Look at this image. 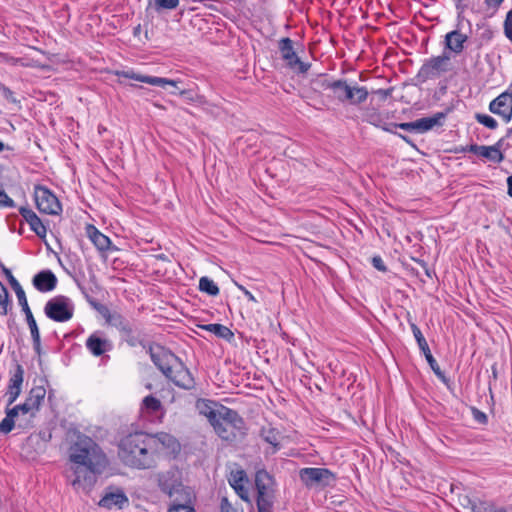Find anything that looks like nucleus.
<instances>
[{
  "label": "nucleus",
  "instance_id": "1",
  "mask_svg": "<svg viewBox=\"0 0 512 512\" xmlns=\"http://www.w3.org/2000/svg\"><path fill=\"white\" fill-rule=\"evenodd\" d=\"M69 472L71 485L76 491L88 493L97 477L108 466V459L101 447L88 436H79L69 447Z\"/></svg>",
  "mask_w": 512,
  "mask_h": 512
},
{
  "label": "nucleus",
  "instance_id": "2",
  "mask_svg": "<svg viewBox=\"0 0 512 512\" xmlns=\"http://www.w3.org/2000/svg\"><path fill=\"white\" fill-rule=\"evenodd\" d=\"M153 443L149 434L137 431L123 437L118 444V456L129 467L151 469L154 467Z\"/></svg>",
  "mask_w": 512,
  "mask_h": 512
},
{
  "label": "nucleus",
  "instance_id": "3",
  "mask_svg": "<svg viewBox=\"0 0 512 512\" xmlns=\"http://www.w3.org/2000/svg\"><path fill=\"white\" fill-rule=\"evenodd\" d=\"M151 359L155 366L176 386L191 390L195 386L194 378L184 363L172 352L159 348L151 351Z\"/></svg>",
  "mask_w": 512,
  "mask_h": 512
},
{
  "label": "nucleus",
  "instance_id": "4",
  "mask_svg": "<svg viewBox=\"0 0 512 512\" xmlns=\"http://www.w3.org/2000/svg\"><path fill=\"white\" fill-rule=\"evenodd\" d=\"M222 414L211 425L216 434L226 441H234L244 428L242 417L233 409L222 407Z\"/></svg>",
  "mask_w": 512,
  "mask_h": 512
},
{
  "label": "nucleus",
  "instance_id": "5",
  "mask_svg": "<svg viewBox=\"0 0 512 512\" xmlns=\"http://www.w3.org/2000/svg\"><path fill=\"white\" fill-rule=\"evenodd\" d=\"M160 490L167 494L171 500L190 501L191 491L182 483L181 473L177 469H170L158 474Z\"/></svg>",
  "mask_w": 512,
  "mask_h": 512
},
{
  "label": "nucleus",
  "instance_id": "6",
  "mask_svg": "<svg viewBox=\"0 0 512 512\" xmlns=\"http://www.w3.org/2000/svg\"><path fill=\"white\" fill-rule=\"evenodd\" d=\"M255 486L258 512H274L275 482L273 477L266 470H258L255 475Z\"/></svg>",
  "mask_w": 512,
  "mask_h": 512
},
{
  "label": "nucleus",
  "instance_id": "7",
  "mask_svg": "<svg viewBox=\"0 0 512 512\" xmlns=\"http://www.w3.org/2000/svg\"><path fill=\"white\" fill-rule=\"evenodd\" d=\"M106 322L115 327L120 333L122 338L132 347L136 346L140 342L141 333L138 326L118 312H109L106 309V313L103 314Z\"/></svg>",
  "mask_w": 512,
  "mask_h": 512
},
{
  "label": "nucleus",
  "instance_id": "8",
  "mask_svg": "<svg viewBox=\"0 0 512 512\" xmlns=\"http://www.w3.org/2000/svg\"><path fill=\"white\" fill-rule=\"evenodd\" d=\"M44 313L53 321L66 322L73 317L74 307L68 297L60 295L47 301Z\"/></svg>",
  "mask_w": 512,
  "mask_h": 512
},
{
  "label": "nucleus",
  "instance_id": "9",
  "mask_svg": "<svg viewBox=\"0 0 512 512\" xmlns=\"http://www.w3.org/2000/svg\"><path fill=\"white\" fill-rule=\"evenodd\" d=\"M450 56L444 51L442 55L432 57L424 62L418 71L417 78L421 82L435 79L450 70Z\"/></svg>",
  "mask_w": 512,
  "mask_h": 512
},
{
  "label": "nucleus",
  "instance_id": "10",
  "mask_svg": "<svg viewBox=\"0 0 512 512\" xmlns=\"http://www.w3.org/2000/svg\"><path fill=\"white\" fill-rule=\"evenodd\" d=\"M149 439L153 443V449L151 450L153 452L154 467L161 455L175 454L180 450V443L171 434L165 432L149 434Z\"/></svg>",
  "mask_w": 512,
  "mask_h": 512
},
{
  "label": "nucleus",
  "instance_id": "11",
  "mask_svg": "<svg viewBox=\"0 0 512 512\" xmlns=\"http://www.w3.org/2000/svg\"><path fill=\"white\" fill-rule=\"evenodd\" d=\"M278 49L281 54V58L285 61L286 65L300 74H305L311 67L310 63H306L300 60L294 49L293 41L288 38H282L278 42Z\"/></svg>",
  "mask_w": 512,
  "mask_h": 512
},
{
  "label": "nucleus",
  "instance_id": "12",
  "mask_svg": "<svg viewBox=\"0 0 512 512\" xmlns=\"http://www.w3.org/2000/svg\"><path fill=\"white\" fill-rule=\"evenodd\" d=\"M299 477L306 487H325L334 481V474L327 468L307 467L299 471Z\"/></svg>",
  "mask_w": 512,
  "mask_h": 512
},
{
  "label": "nucleus",
  "instance_id": "13",
  "mask_svg": "<svg viewBox=\"0 0 512 512\" xmlns=\"http://www.w3.org/2000/svg\"><path fill=\"white\" fill-rule=\"evenodd\" d=\"M34 199L36 207L41 213L58 215L62 211L58 198L44 186L35 187Z\"/></svg>",
  "mask_w": 512,
  "mask_h": 512
},
{
  "label": "nucleus",
  "instance_id": "14",
  "mask_svg": "<svg viewBox=\"0 0 512 512\" xmlns=\"http://www.w3.org/2000/svg\"><path fill=\"white\" fill-rule=\"evenodd\" d=\"M446 115L447 114L444 112H437L430 117H423L412 122L394 124V126L408 132L425 133L436 126H442Z\"/></svg>",
  "mask_w": 512,
  "mask_h": 512
},
{
  "label": "nucleus",
  "instance_id": "15",
  "mask_svg": "<svg viewBox=\"0 0 512 512\" xmlns=\"http://www.w3.org/2000/svg\"><path fill=\"white\" fill-rule=\"evenodd\" d=\"M410 327H411L413 335H414V337L416 339L418 347L421 350V352L424 354V356H425V358H426L430 368L433 370V372L435 373V375L439 379H441L443 382H446L447 379L445 377V374L440 369L437 361L435 360V358L431 354V351H430V348L428 346V343H427L426 339L424 338L420 328L415 323H413V322H410Z\"/></svg>",
  "mask_w": 512,
  "mask_h": 512
},
{
  "label": "nucleus",
  "instance_id": "16",
  "mask_svg": "<svg viewBox=\"0 0 512 512\" xmlns=\"http://www.w3.org/2000/svg\"><path fill=\"white\" fill-rule=\"evenodd\" d=\"M129 503V499L123 489L118 487H107L98 505L102 508L112 510H121Z\"/></svg>",
  "mask_w": 512,
  "mask_h": 512
},
{
  "label": "nucleus",
  "instance_id": "17",
  "mask_svg": "<svg viewBox=\"0 0 512 512\" xmlns=\"http://www.w3.org/2000/svg\"><path fill=\"white\" fill-rule=\"evenodd\" d=\"M501 141L492 146L471 144L462 149L463 152H471L475 155L481 156L490 160L493 163H501L504 160V155L500 150Z\"/></svg>",
  "mask_w": 512,
  "mask_h": 512
},
{
  "label": "nucleus",
  "instance_id": "18",
  "mask_svg": "<svg viewBox=\"0 0 512 512\" xmlns=\"http://www.w3.org/2000/svg\"><path fill=\"white\" fill-rule=\"evenodd\" d=\"M489 109L501 116L505 122H509L512 118V94L503 92L490 103Z\"/></svg>",
  "mask_w": 512,
  "mask_h": 512
},
{
  "label": "nucleus",
  "instance_id": "19",
  "mask_svg": "<svg viewBox=\"0 0 512 512\" xmlns=\"http://www.w3.org/2000/svg\"><path fill=\"white\" fill-rule=\"evenodd\" d=\"M468 41V35L462 33L459 29L448 32L444 37L445 49L454 54H460L465 48V43Z\"/></svg>",
  "mask_w": 512,
  "mask_h": 512
},
{
  "label": "nucleus",
  "instance_id": "20",
  "mask_svg": "<svg viewBox=\"0 0 512 512\" xmlns=\"http://www.w3.org/2000/svg\"><path fill=\"white\" fill-rule=\"evenodd\" d=\"M57 277L51 270H42L34 275L33 286L40 292H50L56 288Z\"/></svg>",
  "mask_w": 512,
  "mask_h": 512
},
{
  "label": "nucleus",
  "instance_id": "21",
  "mask_svg": "<svg viewBox=\"0 0 512 512\" xmlns=\"http://www.w3.org/2000/svg\"><path fill=\"white\" fill-rule=\"evenodd\" d=\"M222 407L224 406L218 405L216 402L207 399H200L196 403L197 410L201 415L208 419L210 424L216 421V419H219L222 414Z\"/></svg>",
  "mask_w": 512,
  "mask_h": 512
},
{
  "label": "nucleus",
  "instance_id": "22",
  "mask_svg": "<svg viewBox=\"0 0 512 512\" xmlns=\"http://www.w3.org/2000/svg\"><path fill=\"white\" fill-rule=\"evenodd\" d=\"M19 213L25 219V221L29 224L30 229L35 232V234L44 238L46 236V227L42 223L41 219L37 216V214L30 208L21 207L19 209Z\"/></svg>",
  "mask_w": 512,
  "mask_h": 512
},
{
  "label": "nucleus",
  "instance_id": "23",
  "mask_svg": "<svg viewBox=\"0 0 512 512\" xmlns=\"http://www.w3.org/2000/svg\"><path fill=\"white\" fill-rule=\"evenodd\" d=\"M320 86L324 90H330L332 96L339 102H342L350 85L346 79H324Z\"/></svg>",
  "mask_w": 512,
  "mask_h": 512
},
{
  "label": "nucleus",
  "instance_id": "24",
  "mask_svg": "<svg viewBox=\"0 0 512 512\" xmlns=\"http://www.w3.org/2000/svg\"><path fill=\"white\" fill-rule=\"evenodd\" d=\"M368 95L369 92L366 87L350 85L341 103H348L350 105H360L367 100Z\"/></svg>",
  "mask_w": 512,
  "mask_h": 512
},
{
  "label": "nucleus",
  "instance_id": "25",
  "mask_svg": "<svg viewBox=\"0 0 512 512\" xmlns=\"http://www.w3.org/2000/svg\"><path fill=\"white\" fill-rule=\"evenodd\" d=\"M122 75L129 79H134L143 83H147L153 86H159V87H165L166 85H171L176 87L178 81L176 80H170L167 78L162 77H156V76H146V75H140L136 74L134 72H123Z\"/></svg>",
  "mask_w": 512,
  "mask_h": 512
},
{
  "label": "nucleus",
  "instance_id": "26",
  "mask_svg": "<svg viewBox=\"0 0 512 512\" xmlns=\"http://www.w3.org/2000/svg\"><path fill=\"white\" fill-rule=\"evenodd\" d=\"M86 347L94 356H101L111 349V343L97 333H93L87 338Z\"/></svg>",
  "mask_w": 512,
  "mask_h": 512
},
{
  "label": "nucleus",
  "instance_id": "27",
  "mask_svg": "<svg viewBox=\"0 0 512 512\" xmlns=\"http://www.w3.org/2000/svg\"><path fill=\"white\" fill-rule=\"evenodd\" d=\"M87 233L92 241V243L95 245V247L102 252H105L109 250L111 245V240L108 236L101 233L99 230H97L93 225H89L87 227Z\"/></svg>",
  "mask_w": 512,
  "mask_h": 512
},
{
  "label": "nucleus",
  "instance_id": "28",
  "mask_svg": "<svg viewBox=\"0 0 512 512\" xmlns=\"http://www.w3.org/2000/svg\"><path fill=\"white\" fill-rule=\"evenodd\" d=\"M46 390L43 386L33 387L25 399V404L31 408V410L37 414L40 406L45 398Z\"/></svg>",
  "mask_w": 512,
  "mask_h": 512
},
{
  "label": "nucleus",
  "instance_id": "29",
  "mask_svg": "<svg viewBox=\"0 0 512 512\" xmlns=\"http://www.w3.org/2000/svg\"><path fill=\"white\" fill-rule=\"evenodd\" d=\"M9 409L15 410L18 426L22 428H26L30 420L36 416V413H34L31 408L25 404V402L19 405H15Z\"/></svg>",
  "mask_w": 512,
  "mask_h": 512
},
{
  "label": "nucleus",
  "instance_id": "30",
  "mask_svg": "<svg viewBox=\"0 0 512 512\" xmlns=\"http://www.w3.org/2000/svg\"><path fill=\"white\" fill-rule=\"evenodd\" d=\"M23 380L24 369L20 364H17L15 371L9 380L8 391L12 392V394L19 396L21 393Z\"/></svg>",
  "mask_w": 512,
  "mask_h": 512
},
{
  "label": "nucleus",
  "instance_id": "31",
  "mask_svg": "<svg viewBox=\"0 0 512 512\" xmlns=\"http://www.w3.org/2000/svg\"><path fill=\"white\" fill-rule=\"evenodd\" d=\"M199 327L202 330L208 331L215 336L225 339V340H231L234 337L233 332L227 327L222 324L213 323V324H205V325H199Z\"/></svg>",
  "mask_w": 512,
  "mask_h": 512
},
{
  "label": "nucleus",
  "instance_id": "32",
  "mask_svg": "<svg viewBox=\"0 0 512 512\" xmlns=\"http://www.w3.org/2000/svg\"><path fill=\"white\" fill-rule=\"evenodd\" d=\"M16 422H18L16 417L15 410H10L8 407L6 408V416L0 422V433L8 434L15 427Z\"/></svg>",
  "mask_w": 512,
  "mask_h": 512
},
{
  "label": "nucleus",
  "instance_id": "33",
  "mask_svg": "<svg viewBox=\"0 0 512 512\" xmlns=\"http://www.w3.org/2000/svg\"><path fill=\"white\" fill-rule=\"evenodd\" d=\"M260 435L267 443L275 448L279 447L280 433L275 428L271 426L262 427Z\"/></svg>",
  "mask_w": 512,
  "mask_h": 512
},
{
  "label": "nucleus",
  "instance_id": "34",
  "mask_svg": "<svg viewBox=\"0 0 512 512\" xmlns=\"http://www.w3.org/2000/svg\"><path fill=\"white\" fill-rule=\"evenodd\" d=\"M12 309V302L7 288L0 282V315L5 316Z\"/></svg>",
  "mask_w": 512,
  "mask_h": 512
},
{
  "label": "nucleus",
  "instance_id": "35",
  "mask_svg": "<svg viewBox=\"0 0 512 512\" xmlns=\"http://www.w3.org/2000/svg\"><path fill=\"white\" fill-rule=\"evenodd\" d=\"M199 290L210 296H217L219 294V288L216 283L206 276L200 278Z\"/></svg>",
  "mask_w": 512,
  "mask_h": 512
},
{
  "label": "nucleus",
  "instance_id": "36",
  "mask_svg": "<svg viewBox=\"0 0 512 512\" xmlns=\"http://www.w3.org/2000/svg\"><path fill=\"white\" fill-rule=\"evenodd\" d=\"M162 408V404L159 399L152 395L146 396L142 401V410L147 413H156Z\"/></svg>",
  "mask_w": 512,
  "mask_h": 512
},
{
  "label": "nucleus",
  "instance_id": "37",
  "mask_svg": "<svg viewBox=\"0 0 512 512\" xmlns=\"http://www.w3.org/2000/svg\"><path fill=\"white\" fill-rule=\"evenodd\" d=\"M172 504L168 512H196L190 501L171 500Z\"/></svg>",
  "mask_w": 512,
  "mask_h": 512
},
{
  "label": "nucleus",
  "instance_id": "38",
  "mask_svg": "<svg viewBox=\"0 0 512 512\" xmlns=\"http://www.w3.org/2000/svg\"><path fill=\"white\" fill-rule=\"evenodd\" d=\"M229 484L232 488L237 487L238 485H244L248 483V478L244 470H236L232 471L231 475L228 479Z\"/></svg>",
  "mask_w": 512,
  "mask_h": 512
},
{
  "label": "nucleus",
  "instance_id": "39",
  "mask_svg": "<svg viewBox=\"0 0 512 512\" xmlns=\"http://www.w3.org/2000/svg\"><path fill=\"white\" fill-rule=\"evenodd\" d=\"M25 317H26V321H27L28 327L31 332L32 341H35L37 344L39 341L40 332H39V328L36 323V320H35L32 312L25 314Z\"/></svg>",
  "mask_w": 512,
  "mask_h": 512
},
{
  "label": "nucleus",
  "instance_id": "40",
  "mask_svg": "<svg viewBox=\"0 0 512 512\" xmlns=\"http://www.w3.org/2000/svg\"><path fill=\"white\" fill-rule=\"evenodd\" d=\"M474 512H508L503 507H496L492 503L479 502L478 504L473 505Z\"/></svg>",
  "mask_w": 512,
  "mask_h": 512
},
{
  "label": "nucleus",
  "instance_id": "41",
  "mask_svg": "<svg viewBox=\"0 0 512 512\" xmlns=\"http://www.w3.org/2000/svg\"><path fill=\"white\" fill-rule=\"evenodd\" d=\"M475 118L480 124L484 125L485 127L489 128V129L494 130L498 126L497 121L493 117H491L487 114L478 113L475 115Z\"/></svg>",
  "mask_w": 512,
  "mask_h": 512
},
{
  "label": "nucleus",
  "instance_id": "42",
  "mask_svg": "<svg viewBox=\"0 0 512 512\" xmlns=\"http://www.w3.org/2000/svg\"><path fill=\"white\" fill-rule=\"evenodd\" d=\"M179 0H155V9L160 11L161 9L172 10L177 8Z\"/></svg>",
  "mask_w": 512,
  "mask_h": 512
},
{
  "label": "nucleus",
  "instance_id": "43",
  "mask_svg": "<svg viewBox=\"0 0 512 512\" xmlns=\"http://www.w3.org/2000/svg\"><path fill=\"white\" fill-rule=\"evenodd\" d=\"M15 294H16L18 303L21 306L22 311L24 312V314L32 312L30 307H29V305H28V301H27V297H26L25 291L24 290L17 291V293H15Z\"/></svg>",
  "mask_w": 512,
  "mask_h": 512
},
{
  "label": "nucleus",
  "instance_id": "44",
  "mask_svg": "<svg viewBox=\"0 0 512 512\" xmlns=\"http://www.w3.org/2000/svg\"><path fill=\"white\" fill-rule=\"evenodd\" d=\"M504 33L512 41V9L507 13L504 21Z\"/></svg>",
  "mask_w": 512,
  "mask_h": 512
},
{
  "label": "nucleus",
  "instance_id": "45",
  "mask_svg": "<svg viewBox=\"0 0 512 512\" xmlns=\"http://www.w3.org/2000/svg\"><path fill=\"white\" fill-rule=\"evenodd\" d=\"M237 495L244 501L250 502L249 498V490L246 487V484L244 485H238L237 487L233 488Z\"/></svg>",
  "mask_w": 512,
  "mask_h": 512
},
{
  "label": "nucleus",
  "instance_id": "46",
  "mask_svg": "<svg viewBox=\"0 0 512 512\" xmlns=\"http://www.w3.org/2000/svg\"><path fill=\"white\" fill-rule=\"evenodd\" d=\"M14 201L6 194L4 190H0V207H14Z\"/></svg>",
  "mask_w": 512,
  "mask_h": 512
},
{
  "label": "nucleus",
  "instance_id": "47",
  "mask_svg": "<svg viewBox=\"0 0 512 512\" xmlns=\"http://www.w3.org/2000/svg\"><path fill=\"white\" fill-rule=\"evenodd\" d=\"M394 88L390 87L388 89H377L373 90L372 93L377 95L381 101H385L388 97L392 95Z\"/></svg>",
  "mask_w": 512,
  "mask_h": 512
},
{
  "label": "nucleus",
  "instance_id": "48",
  "mask_svg": "<svg viewBox=\"0 0 512 512\" xmlns=\"http://www.w3.org/2000/svg\"><path fill=\"white\" fill-rule=\"evenodd\" d=\"M473 418L480 424H485L487 422V415L478 410L477 408L472 409Z\"/></svg>",
  "mask_w": 512,
  "mask_h": 512
},
{
  "label": "nucleus",
  "instance_id": "49",
  "mask_svg": "<svg viewBox=\"0 0 512 512\" xmlns=\"http://www.w3.org/2000/svg\"><path fill=\"white\" fill-rule=\"evenodd\" d=\"M220 511L221 512H236V510L233 508L232 504L229 502L227 497L221 498Z\"/></svg>",
  "mask_w": 512,
  "mask_h": 512
},
{
  "label": "nucleus",
  "instance_id": "50",
  "mask_svg": "<svg viewBox=\"0 0 512 512\" xmlns=\"http://www.w3.org/2000/svg\"><path fill=\"white\" fill-rule=\"evenodd\" d=\"M372 265L378 271L385 272L387 270V267L385 266L384 261L380 256H374L372 258Z\"/></svg>",
  "mask_w": 512,
  "mask_h": 512
},
{
  "label": "nucleus",
  "instance_id": "51",
  "mask_svg": "<svg viewBox=\"0 0 512 512\" xmlns=\"http://www.w3.org/2000/svg\"><path fill=\"white\" fill-rule=\"evenodd\" d=\"M368 121H369V123H371L372 125H374L376 127H380L382 125V122H383L380 114H378V113L370 114L368 116Z\"/></svg>",
  "mask_w": 512,
  "mask_h": 512
},
{
  "label": "nucleus",
  "instance_id": "52",
  "mask_svg": "<svg viewBox=\"0 0 512 512\" xmlns=\"http://www.w3.org/2000/svg\"><path fill=\"white\" fill-rule=\"evenodd\" d=\"M8 281L15 293H17V291L23 290L22 286L20 285L18 280L13 275H9Z\"/></svg>",
  "mask_w": 512,
  "mask_h": 512
},
{
  "label": "nucleus",
  "instance_id": "53",
  "mask_svg": "<svg viewBox=\"0 0 512 512\" xmlns=\"http://www.w3.org/2000/svg\"><path fill=\"white\" fill-rule=\"evenodd\" d=\"M179 94L181 96H183L185 98L186 101L188 102H195L196 99L198 98L196 95H194L191 91L189 90H181L179 92Z\"/></svg>",
  "mask_w": 512,
  "mask_h": 512
},
{
  "label": "nucleus",
  "instance_id": "54",
  "mask_svg": "<svg viewBox=\"0 0 512 512\" xmlns=\"http://www.w3.org/2000/svg\"><path fill=\"white\" fill-rule=\"evenodd\" d=\"M236 286L238 287V289L240 291L243 292V294L247 297V299L251 302H257L256 298L254 297V295L249 291L247 290L243 285H240L238 283H236Z\"/></svg>",
  "mask_w": 512,
  "mask_h": 512
},
{
  "label": "nucleus",
  "instance_id": "55",
  "mask_svg": "<svg viewBox=\"0 0 512 512\" xmlns=\"http://www.w3.org/2000/svg\"><path fill=\"white\" fill-rule=\"evenodd\" d=\"M3 95L6 99L16 102V99L14 98V93L7 87H3Z\"/></svg>",
  "mask_w": 512,
  "mask_h": 512
},
{
  "label": "nucleus",
  "instance_id": "56",
  "mask_svg": "<svg viewBox=\"0 0 512 512\" xmlns=\"http://www.w3.org/2000/svg\"><path fill=\"white\" fill-rule=\"evenodd\" d=\"M7 396V407L9 408L10 405H12L19 396L12 394V392L8 391L6 392Z\"/></svg>",
  "mask_w": 512,
  "mask_h": 512
},
{
  "label": "nucleus",
  "instance_id": "57",
  "mask_svg": "<svg viewBox=\"0 0 512 512\" xmlns=\"http://www.w3.org/2000/svg\"><path fill=\"white\" fill-rule=\"evenodd\" d=\"M417 262L421 265V267L423 268L426 276H428L429 278L432 277V271L430 270V268L428 267L427 263L422 261V260H417Z\"/></svg>",
  "mask_w": 512,
  "mask_h": 512
},
{
  "label": "nucleus",
  "instance_id": "58",
  "mask_svg": "<svg viewBox=\"0 0 512 512\" xmlns=\"http://www.w3.org/2000/svg\"><path fill=\"white\" fill-rule=\"evenodd\" d=\"M457 10L463 11L467 8V0H454Z\"/></svg>",
  "mask_w": 512,
  "mask_h": 512
},
{
  "label": "nucleus",
  "instance_id": "59",
  "mask_svg": "<svg viewBox=\"0 0 512 512\" xmlns=\"http://www.w3.org/2000/svg\"><path fill=\"white\" fill-rule=\"evenodd\" d=\"M394 124L395 123L386 124V123L382 122V125L380 126V128H382L386 132H390V133H394L395 134L396 132H394L393 129H392L393 127L396 128L394 126Z\"/></svg>",
  "mask_w": 512,
  "mask_h": 512
},
{
  "label": "nucleus",
  "instance_id": "60",
  "mask_svg": "<svg viewBox=\"0 0 512 512\" xmlns=\"http://www.w3.org/2000/svg\"><path fill=\"white\" fill-rule=\"evenodd\" d=\"M504 0H485L486 4L489 6V7H492V8H497L500 6V4L503 2Z\"/></svg>",
  "mask_w": 512,
  "mask_h": 512
},
{
  "label": "nucleus",
  "instance_id": "61",
  "mask_svg": "<svg viewBox=\"0 0 512 512\" xmlns=\"http://www.w3.org/2000/svg\"><path fill=\"white\" fill-rule=\"evenodd\" d=\"M398 137H400L403 141H405L407 144L411 145L412 147H415V144L413 141L406 135H403L401 133H395Z\"/></svg>",
  "mask_w": 512,
  "mask_h": 512
},
{
  "label": "nucleus",
  "instance_id": "62",
  "mask_svg": "<svg viewBox=\"0 0 512 512\" xmlns=\"http://www.w3.org/2000/svg\"><path fill=\"white\" fill-rule=\"evenodd\" d=\"M507 185H508V195L512 197V175L507 178Z\"/></svg>",
  "mask_w": 512,
  "mask_h": 512
},
{
  "label": "nucleus",
  "instance_id": "63",
  "mask_svg": "<svg viewBox=\"0 0 512 512\" xmlns=\"http://www.w3.org/2000/svg\"><path fill=\"white\" fill-rule=\"evenodd\" d=\"M33 348H34L35 352L40 354V350H41V340L40 339L37 344L35 341H33Z\"/></svg>",
  "mask_w": 512,
  "mask_h": 512
},
{
  "label": "nucleus",
  "instance_id": "64",
  "mask_svg": "<svg viewBox=\"0 0 512 512\" xmlns=\"http://www.w3.org/2000/svg\"><path fill=\"white\" fill-rule=\"evenodd\" d=\"M4 272H5L6 276H7V279L9 280V275H12L11 271L8 270V269H5Z\"/></svg>",
  "mask_w": 512,
  "mask_h": 512
}]
</instances>
